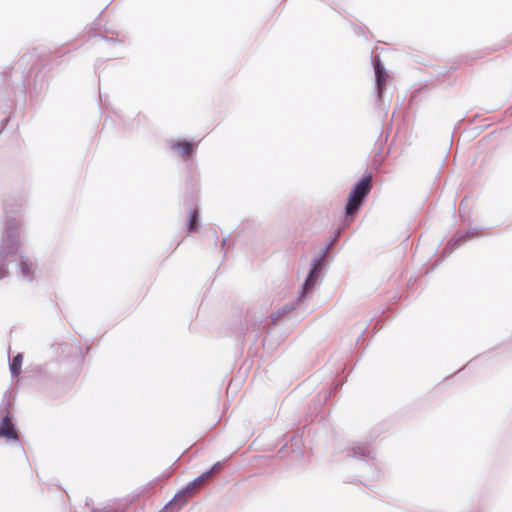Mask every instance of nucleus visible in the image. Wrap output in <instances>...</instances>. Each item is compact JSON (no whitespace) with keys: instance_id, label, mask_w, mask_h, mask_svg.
<instances>
[{"instance_id":"f257e3e1","label":"nucleus","mask_w":512,"mask_h":512,"mask_svg":"<svg viewBox=\"0 0 512 512\" xmlns=\"http://www.w3.org/2000/svg\"><path fill=\"white\" fill-rule=\"evenodd\" d=\"M3 210L4 228L0 238V281L9 275V266L15 264L22 278L32 282L36 263L20 253L23 203L17 198H7L3 201Z\"/></svg>"},{"instance_id":"f03ea898","label":"nucleus","mask_w":512,"mask_h":512,"mask_svg":"<svg viewBox=\"0 0 512 512\" xmlns=\"http://www.w3.org/2000/svg\"><path fill=\"white\" fill-rule=\"evenodd\" d=\"M333 242L334 238L331 237L329 241L324 245V247H322L320 251L313 257L310 263L307 276L301 285V289L295 301L285 303L282 307L273 311L268 318L260 319L258 323H254L255 326L257 325V332L253 340L254 342L262 333L268 332V330L270 329V324L277 325L280 320H282L286 315H288L295 309L296 305L303 303L307 298H309L312 295L317 285H319L321 282V263L330 245Z\"/></svg>"},{"instance_id":"7ed1b4c3","label":"nucleus","mask_w":512,"mask_h":512,"mask_svg":"<svg viewBox=\"0 0 512 512\" xmlns=\"http://www.w3.org/2000/svg\"><path fill=\"white\" fill-rule=\"evenodd\" d=\"M372 173L366 170L352 185L343 209L346 218H354L366 203L372 190Z\"/></svg>"},{"instance_id":"20e7f679","label":"nucleus","mask_w":512,"mask_h":512,"mask_svg":"<svg viewBox=\"0 0 512 512\" xmlns=\"http://www.w3.org/2000/svg\"><path fill=\"white\" fill-rule=\"evenodd\" d=\"M11 78L5 79L4 85L0 87V100L4 102L1 107L3 113H8V116L1 120V123H6L11 120L13 106L24 107L26 103V81L21 75L15 84L12 83ZM15 113V111H13Z\"/></svg>"},{"instance_id":"39448f33","label":"nucleus","mask_w":512,"mask_h":512,"mask_svg":"<svg viewBox=\"0 0 512 512\" xmlns=\"http://www.w3.org/2000/svg\"><path fill=\"white\" fill-rule=\"evenodd\" d=\"M346 457L358 460L360 468L372 479L378 480L383 476L379 462L369 444L363 442L352 443L346 449Z\"/></svg>"},{"instance_id":"423d86ee","label":"nucleus","mask_w":512,"mask_h":512,"mask_svg":"<svg viewBox=\"0 0 512 512\" xmlns=\"http://www.w3.org/2000/svg\"><path fill=\"white\" fill-rule=\"evenodd\" d=\"M21 437L15 416L8 410V399L5 397L0 404V439H4L7 445L16 446L21 453L25 454Z\"/></svg>"},{"instance_id":"0eeeda50","label":"nucleus","mask_w":512,"mask_h":512,"mask_svg":"<svg viewBox=\"0 0 512 512\" xmlns=\"http://www.w3.org/2000/svg\"><path fill=\"white\" fill-rule=\"evenodd\" d=\"M39 374L62 390L69 388L74 382V377L68 373L66 364L60 361H51L40 366Z\"/></svg>"},{"instance_id":"6e6552de","label":"nucleus","mask_w":512,"mask_h":512,"mask_svg":"<svg viewBox=\"0 0 512 512\" xmlns=\"http://www.w3.org/2000/svg\"><path fill=\"white\" fill-rule=\"evenodd\" d=\"M371 63L373 66L374 76H375V78H374L375 103L378 107H380L384 101V95H385L386 88H387L386 80L388 77V72H387V69L385 68V65L379 55H372Z\"/></svg>"},{"instance_id":"1a4fd4ad","label":"nucleus","mask_w":512,"mask_h":512,"mask_svg":"<svg viewBox=\"0 0 512 512\" xmlns=\"http://www.w3.org/2000/svg\"><path fill=\"white\" fill-rule=\"evenodd\" d=\"M484 228L473 227L469 228L465 231L458 230L454 233V235L448 240L446 245L443 247L440 256L447 257L449 256L455 249L463 245L465 242L470 240L476 232L482 231Z\"/></svg>"},{"instance_id":"9d476101","label":"nucleus","mask_w":512,"mask_h":512,"mask_svg":"<svg viewBox=\"0 0 512 512\" xmlns=\"http://www.w3.org/2000/svg\"><path fill=\"white\" fill-rule=\"evenodd\" d=\"M342 386L343 382L341 380H335L333 381V386L331 390L322 391L317 395V397L313 400V405L309 407L308 417L310 418L311 422L314 421V418H316L318 414L321 412L322 406L328 402V400L332 396V393L340 390Z\"/></svg>"},{"instance_id":"9b49d317","label":"nucleus","mask_w":512,"mask_h":512,"mask_svg":"<svg viewBox=\"0 0 512 512\" xmlns=\"http://www.w3.org/2000/svg\"><path fill=\"white\" fill-rule=\"evenodd\" d=\"M287 438L285 444L278 451V454H282L285 450H289L291 453L295 455L296 459H301L304 455L303 446L304 442L302 439V435H298V433H293L291 435H285Z\"/></svg>"},{"instance_id":"f8f14e48","label":"nucleus","mask_w":512,"mask_h":512,"mask_svg":"<svg viewBox=\"0 0 512 512\" xmlns=\"http://www.w3.org/2000/svg\"><path fill=\"white\" fill-rule=\"evenodd\" d=\"M187 498H185L180 491L178 490L172 499H170L165 506L163 507L162 512H178L180 511L186 504Z\"/></svg>"},{"instance_id":"ddd939ff","label":"nucleus","mask_w":512,"mask_h":512,"mask_svg":"<svg viewBox=\"0 0 512 512\" xmlns=\"http://www.w3.org/2000/svg\"><path fill=\"white\" fill-rule=\"evenodd\" d=\"M186 227L190 232L198 231L200 227V211L197 207H191L189 205Z\"/></svg>"},{"instance_id":"4468645a","label":"nucleus","mask_w":512,"mask_h":512,"mask_svg":"<svg viewBox=\"0 0 512 512\" xmlns=\"http://www.w3.org/2000/svg\"><path fill=\"white\" fill-rule=\"evenodd\" d=\"M192 142L187 138H179L171 144V149L177 152L185 160L189 159L188 153Z\"/></svg>"},{"instance_id":"2eb2a0df","label":"nucleus","mask_w":512,"mask_h":512,"mask_svg":"<svg viewBox=\"0 0 512 512\" xmlns=\"http://www.w3.org/2000/svg\"><path fill=\"white\" fill-rule=\"evenodd\" d=\"M208 479L207 473H200L193 480L189 481L184 487H182L179 491L185 497L188 498L193 494L194 489L202 483L204 480Z\"/></svg>"},{"instance_id":"dca6fc26","label":"nucleus","mask_w":512,"mask_h":512,"mask_svg":"<svg viewBox=\"0 0 512 512\" xmlns=\"http://www.w3.org/2000/svg\"><path fill=\"white\" fill-rule=\"evenodd\" d=\"M23 354L17 353L9 360V371L11 376L17 377L22 372Z\"/></svg>"},{"instance_id":"f3484780","label":"nucleus","mask_w":512,"mask_h":512,"mask_svg":"<svg viewBox=\"0 0 512 512\" xmlns=\"http://www.w3.org/2000/svg\"><path fill=\"white\" fill-rule=\"evenodd\" d=\"M92 30L94 31V34H93L94 36H97V37L101 38L104 41H107V42H110V43H117V44H122L123 43V41L118 39V38L109 37L106 34H102V32H97L96 28H93Z\"/></svg>"},{"instance_id":"a211bd4d","label":"nucleus","mask_w":512,"mask_h":512,"mask_svg":"<svg viewBox=\"0 0 512 512\" xmlns=\"http://www.w3.org/2000/svg\"><path fill=\"white\" fill-rule=\"evenodd\" d=\"M224 465V461H217L215 462L210 468L206 469L205 471H203L202 473H207L208 472V478L211 477L217 470H219L220 468H222Z\"/></svg>"},{"instance_id":"6ab92c4d","label":"nucleus","mask_w":512,"mask_h":512,"mask_svg":"<svg viewBox=\"0 0 512 512\" xmlns=\"http://www.w3.org/2000/svg\"><path fill=\"white\" fill-rule=\"evenodd\" d=\"M206 236L212 240L213 244L214 245H217V242L219 240V237H218V234H217V231L214 227H210L209 229L206 230Z\"/></svg>"},{"instance_id":"aec40b11","label":"nucleus","mask_w":512,"mask_h":512,"mask_svg":"<svg viewBox=\"0 0 512 512\" xmlns=\"http://www.w3.org/2000/svg\"><path fill=\"white\" fill-rule=\"evenodd\" d=\"M103 12H104V10H102V11L100 12V14L98 15V17H97V19H96V21H95V23H94V26H95L94 28H96L97 30H98V28H97V27H99V26H100V20H101V16H102ZM98 32H102V34H106V35H108V34H114V33H115L113 30H111V29H109V28H107V27H104L103 31H100V30H99Z\"/></svg>"},{"instance_id":"412c9836","label":"nucleus","mask_w":512,"mask_h":512,"mask_svg":"<svg viewBox=\"0 0 512 512\" xmlns=\"http://www.w3.org/2000/svg\"><path fill=\"white\" fill-rule=\"evenodd\" d=\"M231 243L228 237H224L221 241V250H223L224 255H226L227 251L230 249Z\"/></svg>"},{"instance_id":"4be33fe9","label":"nucleus","mask_w":512,"mask_h":512,"mask_svg":"<svg viewBox=\"0 0 512 512\" xmlns=\"http://www.w3.org/2000/svg\"><path fill=\"white\" fill-rule=\"evenodd\" d=\"M465 214L464 199L459 204V216L462 217Z\"/></svg>"},{"instance_id":"5701e85b","label":"nucleus","mask_w":512,"mask_h":512,"mask_svg":"<svg viewBox=\"0 0 512 512\" xmlns=\"http://www.w3.org/2000/svg\"><path fill=\"white\" fill-rule=\"evenodd\" d=\"M186 185L187 187H190V194L192 195L193 192L196 190L195 184L192 183V178L189 181H187Z\"/></svg>"},{"instance_id":"b1692460","label":"nucleus","mask_w":512,"mask_h":512,"mask_svg":"<svg viewBox=\"0 0 512 512\" xmlns=\"http://www.w3.org/2000/svg\"><path fill=\"white\" fill-rule=\"evenodd\" d=\"M59 346L61 347L62 352H65L66 349L71 346V344L68 342H63V343H60Z\"/></svg>"},{"instance_id":"393cba45","label":"nucleus","mask_w":512,"mask_h":512,"mask_svg":"<svg viewBox=\"0 0 512 512\" xmlns=\"http://www.w3.org/2000/svg\"><path fill=\"white\" fill-rule=\"evenodd\" d=\"M91 512H107V510L105 508L92 507Z\"/></svg>"},{"instance_id":"a878e982","label":"nucleus","mask_w":512,"mask_h":512,"mask_svg":"<svg viewBox=\"0 0 512 512\" xmlns=\"http://www.w3.org/2000/svg\"><path fill=\"white\" fill-rule=\"evenodd\" d=\"M85 505L88 506V507L92 506L93 505V500L91 498L87 497L85 499Z\"/></svg>"},{"instance_id":"bb28decb","label":"nucleus","mask_w":512,"mask_h":512,"mask_svg":"<svg viewBox=\"0 0 512 512\" xmlns=\"http://www.w3.org/2000/svg\"><path fill=\"white\" fill-rule=\"evenodd\" d=\"M470 512H482L479 507L472 509Z\"/></svg>"},{"instance_id":"cd10ccee","label":"nucleus","mask_w":512,"mask_h":512,"mask_svg":"<svg viewBox=\"0 0 512 512\" xmlns=\"http://www.w3.org/2000/svg\"><path fill=\"white\" fill-rule=\"evenodd\" d=\"M381 151H382V147L380 146V147L378 148L377 154H381Z\"/></svg>"},{"instance_id":"c85d7f7f","label":"nucleus","mask_w":512,"mask_h":512,"mask_svg":"<svg viewBox=\"0 0 512 512\" xmlns=\"http://www.w3.org/2000/svg\"><path fill=\"white\" fill-rule=\"evenodd\" d=\"M364 330L359 334L358 339H360L363 336Z\"/></svg>"}]
</instances>
